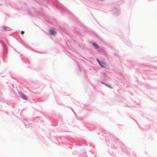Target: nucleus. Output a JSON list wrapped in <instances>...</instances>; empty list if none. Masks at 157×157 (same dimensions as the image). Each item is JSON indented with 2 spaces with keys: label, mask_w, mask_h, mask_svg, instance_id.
<instances>
[{
  "label": "nucleus",
  "mask_w": 157,
  "mask_h": 157,
  "mask_svg": "<svg viewBox=\"0 0 157 157\" xmlns=\"http://www.w3.org/2000/svg\"><path fill=\"white\" fill-rule=\"evenodd\" d=\"M24 33V31H21V34H23Z\"/></svg>",
  "instance_id": "39448f33"
},
{
  "label": "nucleus",
  "mask_w": 157,
  "mask_h": 157,
  "mask_svg": "<svg viewBox=\"0 0 157 157\" xmlns=\"http://www.w3.org/2000/svg\"><path fill=\"white\" fill-rule=\"evenodd\" d=\"M106 85V86H108V87H109V86H108L107 85Z\"/></svg>",
  "instance_id": "423d86ee"
},
{
  "label": "nucleus",
  "mask_w": 157,
  "mask_h": 157,
  "mask_svg": "<svg viewBox=\"0 0 157 157\" xmlns=\"http://www.w3.org/2000/svg\"><path fill=\"white\" fill-rule=\"evenodd\" d=\"M49 32L52 35H55L56 33V31L55 29H50L49 30Z\"/></svg>",
  "instance_id": "f03ea898"
},
{
  "label": "nucleus",
  "mask_w": 157,
  "mask_h": 157,
  "mask_svg": "<svg viewBox=\"0 0 157 157\" xmlns=\"http://www.w3.org/2000/svg\"><path fill=\"white\" fill-rule=\"evenodd\" d=\"M21 96L23 99L25 100H26L27 99V96L24 94H21Z\"/></svg>",
  "instance_id": "7ed1b4c3"
},
{
  "label": "nucleus",
  "mask_w": 157,
  "mask_h": 157,
  "mask_svg": "<svg viewBox=\"0 0 157 157\" xmlns=\"http://www.w3.org/2000/svg\"><path fill=\"white\" fill-rule=\"evenodd\" d=\"M93 45L94 47L95 48H99V46L97 44H96V43H93Z\"/></svg>",
  "instance_id": "20e7f679"
},
{
  "label": "nucleus",
  "mask_w": 157,
  "mask_h": 157,
  "mask_svg": "<svg viewBox=\"0 0 157 157\" xmlns=\"http://www.w3.org/2000/svg\"><path fill=\"white\" fill-rule=\"evenodd\" d=\"M98 62L100 65L103 67H105L107 66V64L103 61H101L100 62L99 61H98Z\"/></svg>",
  "instance_id": "f257e3e1"
}]
</instances>
